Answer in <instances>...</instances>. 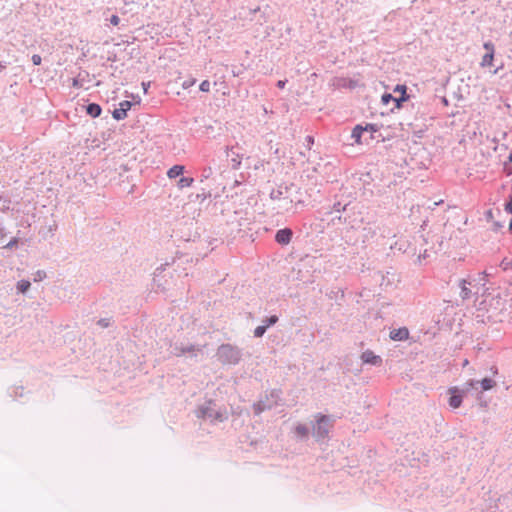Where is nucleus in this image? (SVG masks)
I'll return each mask as SVG.
<instances>
[{
  "label": "nucleus",
  "instance_id": "1",
  "mask_svg": "<svg viewBox=\"0 0 512 512\" xmlns=\"http://www.w3.org/2000/svg\"><path fill=\"white\" fill-rule=\"evenodd\" d=\"M218 353H219V357L222 359L223 362L235 364L240 359L239 351L228 344L222 345L219 348Z\"/></svg>",
  "mask_w": 512,
  "mask_h": 512
},
{
  "label": "nucleus",
  "instance_id": "2",
  "mask_svg": "<svg viewBox=\"0 0 512 512\" xmlns=\"http://www.w3.org/2000/svg\"><path fill=\"white\" fill-rule=\"evenodd\" d=\"M486 53L483 55L482 60L480 62L481 67H491L494 61L495 47L491 42H485L483 44Z\"/></svg>",
  "mask_w": 512,
  "mask_h": 512
},
{
  "label": "nucleus",
  "instance_id": "3",
  "mask_svg": "<svg viewBox=\"0 0 512 512\" xmlns=\"http://www.w3.org/2000/svg\"><path fill=\"white\" fill-rule=\"evenodd\" d=\"M330 420L327 416H317V426L315 427V434L317 437L324 438L327 436L330 424Z\"/></svg>",
  "mask_w": 512,
  "mask_h": 512
},
{
  "label": "nucleus",
  "instance_id": "4",
  "mask_svg": "<svg viewBox=\"0 0 512 512\" xmlns=\"http://www.w3.org/2000/svg\"><path fill=\"white\" fill-rule=\"evenodd\" d=\"M448 392L450 394L449 405L454 409L460 407L465 391H460L457 387H451Z\"/></svg>",
  "mask_w": 512,
  "mask_h": 512
},
{
  "label": "nucleus",
  "instance_id": "5",
  "mask_svg": "<svg viewBox=\"0 0 512 512\" xmlns=\"http://www.w3.org/2000/svg\"><path fill=\"white\" fill-rule=\"evenodd\" d=\"M132 103L130 101H122L119 108L115 109L112 116L116 120H123L127 117V112L131 109Z\"/></svg>",
  "mask_w": 512,
  "mask_h": 512
},
{
  "label": "nucleus",
  "instance_id": "6",
  "mask_svg": "<svg viewBox=\"0 0 512 512\" xmlns=\"http://www.w3.org/2000/svg\"><path fill=\"white\" fill-rule=\"evenodd\" d=\"M292 230L289 228L280 229L275 235V240L281 245H287L292 239Z\"/></svg>",
  "mask_w": 512,
  "mask_h": 512
},
{
  "label": "nucleus",
  "instance_id": "7",
  "mask_svg": "<svg viewBox=\"0 0 512 512\" xmlns=\"http://www.w3.org/2000/svg\"><path fill=\"white\" fill-rule=\"evenodd\" d=\"M361 359L364 363L372 365H380L382 360L378 355H375L372 351L367 350L362 353Z\"/></svg>",
  "mask_w": 512,
  "mask_h": 512
},
{
  "label": "nucleus",
  "instance_id": "8",
  "mask_svg": "<svg viewBox=\"0 0 512 512\" xmlns=\"http://www.w3.org/2000/svg\"><path fill=\"white\" fill-rule=\"evenodd\" d=\"M409 331L407 328L394 329L390 332V338L395 341H403L408 339Z\"/></svg>",
  "mask_w": 512,
  "mask_h": 512
},
{
  "label": "nucleus",
  "instance_id": "9",
  "mask_svg": "<svg viewBox=\"0 0 512 512\" xmlns=\"http://www.w3.org/2000/svg\"><path fill=\"white\" fill-rule=\"evenodd\" d=\"M87 114H89L91 117L96 118L100 116L102 109L101 107L96 103H91L86 108Z\"/></svg>",
  "mask_w": 512,
  "mask_h": 512
},
{
  "label": "nucleus",
  "instance_id": "10",
  "mask_svg": "<svg viewBox=\"0 0 512 512\" xmlns=\"http://www.w3.org/2000/svg\"><path fill=\"white\" fill-rule=\"evenodd\" d=\"M184 172V166L182 165H174L173 167H171L168 172H167V176L171 179L173 178H176L178 176H180L181 174H183Z\"/></svg>",
  "mask_w": 512,
  "mask_h": 512
},
{
  "label": "nucleus",
  "instance_id": "11",
  "mask_svg": "<svg viewBox=\"0 0 512 512\" xmlns=\"http://www.w3.org/2000/svg\"><path fill=\"white\" fill-rule=\"evenodd\" d=\"M363 126L361 125H357L354 127L353 131H352V138L355 139V142L357 144H361V136H362V133H363Z\"/></svg>",
  "mask_w": 512,
  "mask_h": 512
},
{
  "label": "nucleus",
  "instance_id": "12",
  "mask_svg": "<svg viewBox=\"0 0 512 512\" xmlns=\"http://www.w3.org/2000/svg\"><path fill=\"white\" fill-rule=\"evenodd\" d=\"M193 182H194L193 178H190V177H182V178L178 181V187H179V188L190 187V186L193 184Z\"/></svg>",
  "mask_w": 512,
  "mask_h": 512
},
{
  "label": "nucleus",
  "instance_id": "13",
  "mask_svg": "<svg viewBox=\"0 0 512 512\" xmlns=\"http://www.w3.org/2000/svg\"><path fill=\"white\" fill-rule=\"evenodd\" d=\"M495 386V382L492 379L484 378L481 381V387L484 391L490 390Z\"/></svg>",
  "mask_w": 512,
  "mask_h": 512
},
{
  "label": "nucleus",
  "instance_id": "14",
  "mask_svg": "<svg viewBox=\"0 0 512 512\" xmlns=\"http://www.w3.org/2000/svg\"><path fill=\"white\" fill-rule=\"evenodd\" d=\"M17 288L21 293H25L30 288V282L27 280H21L18 282Z\"/></svg>",
  "mask_w": 512,
  "mask_h": 512
},
{
  "label": "nucleus",
  "instance_id": "15",
  "mask_svg": "<svg viewBox=\"0 0 512 512\" xmlns=\"http://www.w3.org/2000/svg\"><path fill=\"white\" fill-rule=\"evenodd\" d=\"M378 126L376 124H366L365 126H363V131L364 132H369V133H374V132H377L378 131Z\"/></svg>",
  "mask_w": 512,
  "mask_h": 512
},
{
  "label": "nucleus",
  "instance_id": "16",
  "mask_svg": "<svg viewBox=\"0 0 512 512\" xmlns=\"http://www.w3.org/2000/svg\"><path fill=\"white\" fill-rule=\"evenodd\" d=\"M267 328H268V325H262V326L256 327L255 330H254V335L256 337L263 336V334L265 333Z\"/></svg>",
  "mask_w": 512,
  "mask_h": 512
},
{
  "label": "nucleus",
  "instance_id": "17",
  "mask_svg": "<svg viewBox=\"0 0 512 512\" xmlns=\"http://www.w3.org/2000/svg\"><path fill=\"white\" fill-rule=\"evenodd\" d=\"M408 99V96H399V97H394V100L393 102L395 103V107L397 109L401 108L402 106V102L406 101Z\"/></svg>",
  "mask_w": 512,
  "mask_h": 512
},
{
  "label": "nucleus",
  "instance_id": "18",
  "mask_svg": "<svg viewBox=\"0 0 512 512\" xmlns=\"http://www.w3.org/2000/svg\"><path fill=\"white\" fill-rule=\"evenodd\" d=\"M406 90L407 88L405 85H397L394 89V92L399 93L400 96H407Z\"/></svg>",
  "mask_w": 512,
  "mask_h": 512
},
{
  "label": "nucleus",
  "instance_id": "19",
  "mask_svg": "<svg viewBox=\"0 0 512 512\" xmlns=\"http://www.w3.org/2000/svg\"><path fill=\"white\" fill-rule=\"evenodd\" d=\"M393 100H394V96H392L389 93L383 94L381 97V101L384 105H388Z\"/></svg>",
  "mask_w": 512,
  "mask_h": 512
},
{
  "label": "nucleus",
  "instance_id": "20",
  "mask_svg": "<svg viewBox=\"0 0 512 512\" xmlns=\"http://www.w3.org/2000/svg\"><path fill=\"white\" fill-rule=\"evenodd\" d=\"M199 88L202 92H209L210 91V82L208 80L202 81Z\"/></svg>",
  "mask_w": 512,
  "mask_h": 512
},
{
  "label": "nucleus",
  "instance_id": "21",
  "mask_svg": "<svg viewBox=\"0 0 512 512\" xmlns=\"http://www.w3.org/2000/svg\"><path fill=\"white\" fill-rule=\"evenodd\" d=\"M45 277L46 273L42 270H39L34 274V281H42Z\"/></svg>",
  "mask_w": 512,
  "mask_h": 512
},
{
  "label": "nucleus",
  "instance_id": "22",
  "mask_svg": "<svg viewBox=\"0 0 512 512\" xmlns=\"http://www.w3.org/2000/svg\"><path fill=\"white\" fill-rule=\"evenodd\" d=\"M296 432L301 436H306L308 434V429L305 426L299 425L296 427Z\"/></svg>",
  "mask_w": 512,
  "mask_h": 512
},
{
  "label": "nucleus",
  "instance_id": "23",
  "mask_svg": "<svg viewBox=\"0 0 512 512\" xmlns=\"http://www.w3.org/2000/svg\"><path fill=\"white\" fill-rule=\"evenodd\" d=\"M477 382L474 380H470L466 383L465 389H463L465 392L469 391L470 389L476 388Z\"/></svg>",
  "mask_w": 512,
  "mask_h": 512
},
{
  "label": "nucleus",
  "instance_id": "24",
  "mask_svg": "<svg viewBox=\"0 0 512 512\" xmlns=\"http://www.w3.org/2000/svg\"><path fill=\"white\" fill-rule=\"evenodd\" d=\"M195 82H196L195 79L184 81L182 84V87H183V89H188V88L192 87L195 84Z\"/></svg>",
  "mask_w": 512,
  "mask_h": 512
},
{
  "label": "nucleus",
  "instance_id": "25",
  "mask_svg": "<svg viewBox=\"0 0 512 512\" xmlns=\"http://www.w3.org/2000/svg\"><path fill=\"white\" fill-rule=\"evenodd\" d=\"M41 61H42V58H41V56H40V55H38V54H34V55L32 56V62H33V64H34V65H40V64H41Z\"/></svg>",
  "mask_w": 512,
  "mask_h": 512
},
{
  "label": "nucleus",
  "instance_id": "26",
  "mask_svg": "<svg viewBox=\"0 0 512 512\" xmlns=\"http://www.w3.org/2000/svg\"><path fill=\"white\" fill-rule=\"evenodd\" d=\"M110 22L112 25L117 26L120 23V19L117 15H112L110 18Z\"/></svg>",
  "mask_w": 512,
  "mask_h": 512
},
{
  "label": "nucleus",
  "instance_id": "27",
  "mask_svg": "<svg viewBox=\"0 0 512 512\" xmlns=\"http://www.w3.org/2000/svg\"><path fill=\"white\" fill-rule=\"evenodd\" d=\"M277 321H278L277 316H271L270 318L267 319V323L265 325H268V327H269L270 325L275 324Z\"/></svg>",
  "mask_w": 512,
  "mask_h": 512
},
{
  "label": "nucleus",
  "instance_id": "28",
  "mask_svg": "<svg viewBox=\"0 0 512 512\" xmlns=\"http://www.w3.org/2000/svg\"><path fill=\"white\" fill-rule=\"evenodd\" d=\"M285 83H286V81H284V80H279V81L277 82V86H278L280 89H283V88L285 87Z\"/></svg>",
  "mask_w": 512,
  "mask_h": 512
},
{
  "label": "nucleus",
  "instance_id": "29",
  "mask_svg": "<svg viewBox=\"0 0 512 512\" xmlns=\"http://www.w3.org/2000/svg\"><path fill=\"white\" fill-rule=\"evenodd\" d=\"M149 85H150L149 83H144V82L142 83L144 93H147Z\"/></svg>",
  "mask_w": 512,
  "mask_h": 512
},
{
  "label": "nucleus",
  "instance_id": "30",
  "mask_svg": "<svg viewBox=\"0 0 512 512\" xmlns=\"http://www.w3.org/2000/svg\"><path fill=\"white\" fill-rule=\"evenodd\" d=\"M103 327H107L108 326V323H106L104 320H101L99 322Z\"/></svg>",
  "mask_w": 512,
  "mask_h": 512
},
{
  "label": "nucleus",
  "instance_id": "31",
  "mask_svg": "<svg viewBox=\"0 0 512 512\" xmlns=\"http://www.w3.org/2000/svg\"><path fill=\"white\" fill-rule=\"evenodd\" d=\"M16 242H17L16 240H13V241H11L7 246H8V247H11V246H12V245H14Z\"/></svg>",
  "mask_w": 512,
  "mask_h": 512
},
{
  "label": "nucleus",
  "instance_id": "32",
  "mask_svg": "<svg viewBox=\"0 0 512 512\" xmlns=\"http://www.w3.org/2000/svg\"><path fill=\"white\" fill-rule=\"evenodd\" d=\"M140 102H141V99L138 97L137 100H135V103L140 104Z\"/></svg>",
  "mask_w": 512,
  "mask_h": 512
},
{
  "label": "nucleus",
  "instance_id": "33",
  "mask_svg": "<svg viewBox=\"0 0 512 512\" xmlns=\"http://www.w3.org/2000/svg\"><path fill=\"white\" fill-rule=\"evenodd\" d=\"M509 160L512 162V153L509 155Z\"/></svg>",
  "mask_w": 512,
  "mask_h": 512
}]
</instances>
